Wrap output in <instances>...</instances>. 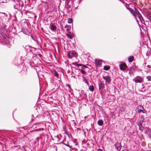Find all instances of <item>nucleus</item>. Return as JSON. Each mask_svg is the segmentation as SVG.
<instances>
[{"mask_svg": "<svg viewBox=\"0 0 151 151\" xmlns=\"http://www.w3.org/2000/svg\"><path fill=\"white\" fill-rule=\"evenodd\" d=\"M65 28H67V26H65Z\"/></svg>", "mask_w": 151, "mask_h": 151, "instance_id": "obj_37", "label": "nucleus"}, {"mask_svg": "<svg viewBox=\"0 0 151 151\" xmlns=\"http://www.w3.org/2000/svg\"><path fill=\"white\" fill-rule=\"evenodd\" d=\"M37 130V129H35V130H34V131H35V130Z\"/></svg>", "mask_w": 151, "mask_h": 151, "instance_id": "obj_40", "label": "nucleus"}, {"mask_svg": "<svg viewBox=\"0 0 151 151\" xmlns=\"http://www.w3.org/2000/svg\"><path fill=\"white\" fill-rule=\"evenodd\" d=\"M129 9L132 15L135 17V16L137 14V12L135 10H134L131 8H129Z\"/></svg>", "mask_w": 151, "mask_h": 151, "instance_id": "obj_11", "label": "nucleus"}, {"mask_svg": "<svg viewBox=\"0 0 151 151\" xmlns=\"http://www.w3.org/2000/svg\"><path fill=\"white\" fill-rule=\"evenodd\" d=\"M33 132V131H30V132Z\"/></svg>", "mask_w": 151, "mask_h": 151, "instance_id": "obj_38", "label": "nucleus"}, {"mask_svg": "<svg viewBox=\"0 0 151 151\" xmlns=\"http://www.w3.org/2000/svg\"><path fill=\"white\" fill-rule=\"evenodd\" d=\"M147 79L148 81H150L151 80V76H147Z\"/></svg>", "mask_w": 151, "mask_h": 151, "instance_id": "obj_28", "label": "nucleus"}, {"mask_svg": "<svg viewBox=\"0 0 151 151\" xmlns=\"http://www.w3.org/2000/svg\"><path fill=\"white\" fill-rule=\"evenodd\" d=\"M80 69L76 68L75 67H73L72 69V72L73 74L77 76H78L80 73Z\"/></svg>", "mask_w": 151, "mask_h": 151, "instance_id": "obj_6", "label": "nucleus"}, {"mask_svg": "<svg viewBox=\"0 0 151 151\" xmlns=\"http://www.w3.org/2000/svg\"><path fill=\"white\" fill-rule=\"evenodd\" d=\"M67 57L69 58H71L74 57H76L77 56L76 53L73 51H70L67 53Z\"/></svg>", "mask_w": 151, "mask_h": 151, "instance_id": "obj_2", "label": "nucleus"}, {"mask_svg": "<svg viewBox=\"0 0 151 151\" xmlns=\"http://www.w3.org/2000/svg\"><path fill=\"white\" fill-rule=\"evenodd\" d=\"M103 78L105 81L106 83H110L111 81L110 77L108 75H105L103 76Z\"/></svg>", "mask_w": 151, "mask_h": 151, "instance_id": "obj_3", "label": "nucleus"}, {"mask_svg": "<svg viewBox=\"0 0 151 151\" xmlns=\"http://www.w3.org/2000/svg\"><path fill=\"white\" fill-rule=\"evenodd\" d=\"M98 151H103L102 150H101V149H99L98 150Z\"/></svg>", "mask_w": 151, "mask_h": 151, "instance_id": "obj_32", "label": "nucleus"}, {"mask_svg": "<svg viewBox=\"0 0 151 151\" xmlns=\"http://www.w3.org/2000/svg\"><path fill=\"white\" fill-rule=\"evenodd\" d=\"M82 78H84V81H85V83H87L88 85V81H87V80H86L85 78L83 76H82Z\"/></svg>", "mask_w": 151, "mask_h": 151, "instance_id": "obj_26", "label": "nucleus"}, {"mask_svg": "<svg viewBox=\"0 0 151 151\" xmlns=\"http://www.w3.org/2000/svg\"><path fill=\"white\" fill-rule=\"evenodd\" d=\"M134 9L135 10L136 12H137V14L139 18L140 19H141V18H142V16L141 14H140V13L139 12L136 8H134Z\"/></svg>", "mask_w": 151, "mask_h": 151, "instance_id": "obj_15", "label": "nucleus"}, {"mask_svg": "<svg viewBox=\"0 0 151 151\" xmlns=\"http://www.w3.org/2000/svg\"><path fill=\"white\" fill-rule=\"evenodd\" d=\"M74 126H76V123L75 122H74L73 123V124Z\"/></svg>", "mask_w": 151, "mask_h": 151, "instance_id": "obj_33", "label": "nucleus"}, {"mask_svg": "<svg viewBox=\"0 0 151 151\" xmlns=\"http://www.w3.org/2000/svg\"><path fill=\"white\" fill-rule=\"evenodd\" d=\"M73 20L72 19L69 18L68 19V22L69 24H71Z\"/></svg>", "mask_w": 151, "mask_h": 151, "instance_id": "obj_23", "label": "nucleus"}, {"mask_svg": "<svg viewBox=\"0 0 151 151\" xmlns=\"http://www.w3.org/2000/svg\"><path fill=\"white\" fill-rule=\"evenodd\" d=\"M115 147L118 151H120L121 147V143H116L115 144Z\"/></svg>", "mask_w": 151, "mask_h": 151, "instance_id": "obj_10", "label": "nucleus"}, {"mask_svg": "<svg viewBox=\"0 0 151 151\" xmlns=\"http://www.w3.org/2000/svg\"><path fill=\"white\" fill-rule=\"evenodd\" d=\"M122 151H128L127 150L125 149V150H122Z\"/></svg>", "mask_w": 151, "mask_h": 151, "instance_id": "obj_35", "label": "nucleus"}, {"mask_svg": "<svg viewBox=\"0 0 151 151\" xmlns=\"http://www.w3.org/2000/svg\"><path fill=\"white\" fill-rule=\"evenodd\" d=\"M66 86H68V87H69L70 86V85L68 84H67Z\"/></svg>", "mask_w": 151, "mask_h": 151, "instance_id": "obj_36", "label": "nucleus"}, {"mask_svg": "<svg viewBox=\"0 0 151 151\" xmlns=\"http://www.w3.org/2000/svg\"><path fill=\"white\" fill-rule=\"evenodd\" d=\"M52 139L54 141V143L56 144H58L60 142V139L58 135L55 136L52 138Z\"/></svg>", "mask_w": 151, "mask_h": 151, "instance_id": "obj_7", "label": "nucleus"}, {"mask_svg": "<svg viewBox=\"0 0 151 151\" xmlns=\"http://www.w3.org/2000/svg\"><path fill=\"white\" fill-rule=\"evenodd\" d=\"M120 110L122 112H123L125 110V108L124 107H122L120 109Z\"/></svg>", "mask_w": 151, "mask_h": 151, "instance_id": "obj_25", "label": "nucleus"}, {"mask_svg": "<svg viewBox=\"0 0 151 151\" xmlns=\"http://www.w3.org/2000/svg\"><path fill=\"white\" fill-rule=\"evenodd\" d=\"M54 76L57 77V78H59V74L56 71H55L54 72Z\"/></svg>", "mask_w": 151, "mask_h": 151, "instance_id": "obj_21", "label": "nucleus"}, {"mask_svg": "<svg viewBox=\"0 0 151 151\" xmlns=\"http://www.w3.org/2000/svg\"><path fill=\"white\" fill-rule=\"evenodd\" d=\"M83 69H80V72L81 73L85 75L86 74V72L83 70Z\"/></svg>", "mask_w": 151, "mask_h": 151, "instance_id": "obj_22", "label": "nucleus"}, {"mask_svg": "<svg viewBox=\"0 0 151 151\" xmlns=\"http://www.w3.org/2000/svg\"><path fill=\"white\" fill-rule=\"evenodd\" d=\"M147 67L148 68H150V65H148L147 66Z\"/></svg>", "mask_w": 151, "mask_h": 151, "instance_id": "obj_34", "label": "nucleus"}, {"mask_svg": "<svg viewBox=\"0 0 151 151\" xmlns=\"http://www.w3.org/2000/svg\"><path fill=\"white\" fill-rule=\"evenodd\" d=\"M23 6V2L21 1H17L16 3V5L14 6V8L15 9H17L18 10H20L22 9V8Z\"/></svg>", "mask_w": 151, "mask_h": 151, "instance_id": "obj_1", "label": "nucleus"}, {"mask_svg": "<svg viewBox=\"0 0 151 151\" xmlns=\"http://www.w3.org/2000/svg\"><path fill=\"white\" fill-rule=\"evenodd\" d=\"M138 125L139 126V129L140 130L142 131L143 130L142 128V124L140 122L138 123Z\"/></svg>", "mask_w": 151, "mask_h": 151, "instance_id": "obj_18", "label": "nucleus"}, {"mask_svg": "<svg viewBox=\"0 0 151 151\" xmlns=\"http://www.w3.org/2000/svg\"><path fill=\"white\" fill-rule=\"evenodd\" d=\"M133 80L136 83H140L142 81L143 79L141 76H138L133 79Z\"/></svg>", "mask_w": 151, "mask_h": 151, "instance_id": "obj_5", "label": "nucleus"}, {"mask_svg": "<svg viewBox=\"0 0 151 151\" xmlns=\"http://www.w3.org/2000/svg\"><path fill=\"white\" fill-rule=\"evenodd\" d=\"M61 28H62V29H63V27H61Z\"/></svg>", "mask_w": 151, "mask_h": 151, "instance_id": "obj_41", "label": "nucleus"}, {"mask_svg": "<svg viewBox=\"0 0 151 151\" xmlns=\"http://www.w3.org/2000/svg\"><path fill=\"white\" fill-rule=\"evenodd\" d=\"M134 58L133 56H131L128 58V61L129 62H132Z\"/></svg>", "mask_w": 151, "mask_h": 151, "instance_id": "obj_16", "label": "nucleus"}, {"mask_svg": "<svg viewBox=\"0 0 151 151\" xmlns=\"http://www.w3.org/2000/svg\"><path fill=\"white\" fill-rule=\"evenodd\" d=\"M39 124V123H35L34 124H33V125H32V127H33L36 128V127H37L36 126L37 124Z\"/></svg>", "mask_w": 151, "mask_h": 151, "instance_id": "obj_27", "label": "nucleus"}, {"mask_svg": "<svg viewBox=\"0 0 151 151\" xmlns=\"http://www.w3.org/2000/svg\"><path fill=\"white\" fill-rule=\"evenodd\" d=\"M104 122L102 120H99L98 122V124L99 125L101 126L103 124Z\"/></svg>", "mask_w": 151, "mask_h": 151, "instance_id": "obj_17", "label": "nucleus"}, {"mask_svg": "<svg viewBox=\"0 0 151 151\" xmlns=\"http://www.w3.org/2000/svg\"><path fill=\"white\" fill-rule=\"evenodd\" d=\"M89 90L90 91H93L94 90V87L93 86H90L89 88Z\"/></svg>", "mask_w": 151, "mask_h": 151, "instance_id": "obj_19", "label": "nucleus"}, {"mask_svg": "<svg viewBox=\"0 0 151 151\" xmlns=\"http://www.w3.org/2000/svg\"><path fill=\"white\" fill-rule=\"evenodd\" d=\"M68 29L67 28V31H68Z\"/></svg>", "mask_w": 151, "mask_h": 151, "instance_id": "obj_39", "label": "nucleus"}, {"mask_svg": "<svg viewBox=\"0 0 151 151\" xmlns=\"http://www.w3.org/2000/svg\"><path fill=\"white\" fill-rule=\"evenodd\" d=\"M39 138H40V137H37L36 139V140L37 141H39Z\"/></svg>", "mask_w": 151, "mask_h": 151, "instance_id": "obj_30", "label": "nucleus"}, {"mask_svg": "<svg viewBox=\"0 0 151 151\" xmlns=\"http://www.w3.org/2000/svg\"><path fill=\"white\" fill-rule=\"evenodd\" d=\"M99 89H100L101 88H105V85L102 82H100L99 83Z\"/></svg>", "mask_w": 151, "mask_h": 151, "instance_id": "obj_13", "label": "nucleus"}, {"mask_svg": "<svg viewBox=\"0 0 151 151\" xmlns=\"http://www.w3.org/2000/svg\"><path fill=\"white\" fill-rule=\"evenodd\" d=\"M66 35H67V37L69 38H70V39H72V36L71 35H70V34H66Z\"/></svg>", "mask_w": 151, "mask_h": 151, "instance_id": "obj_24", "label": "nucleus"}, {"mask_svg": "<svg viewBox=\"0 0 151 151\" xmlns=\"http://www.w3.org/2000/svg\"><path fill=\"white\" fill-rule=\"evenodd\" d=\"M129 73L131 76H132V75H133V73L130 70L129 71Z\"/></svg>", "mask_w": 151, "mask_h": 151, "instance_id": "obj_29", "label": "nucleus"}, {"mask_svg": "<svg viewBox=\"0 0 151 151\" xmlns=\"http://www.w3.org/2000/svg\"><path fill=\"white\" fill-rule=\"evenodd\" d=\"M110 69V67L109 66H105L104 67V69L106 70H107Z\"/></svg>", "mask_w": 151, "mask_h": 151, "instance_id": "obj_20", "label": "nucleus"}, {"mask_svg": "<svg viewBox=\"0 0 151 151\" xmlns=\"http://www.w3.org/2000/svg\"><path fill=\"white\" fill-rule=\"evenodd\" d=\"M72 64L77 66V67H79V66H81V68L82 69H84L85 68H88L87 67L85 66V65H82V64H78L76 62H75L74 63H72Z\"/></svg>", "mask_w": 151, "mask_h": 151, "instance_id": "obj_9", "label": "nucleus"}, {"mask_svg": "<svg viewBox=\"0 0 151 151\" xmlns=\"http://www.w3.org/2000/svg\"><path fill=\"white\" fill-rule=\"evenodd\" d=\"M149 137L150 139L151 140V133L149 135Z\"/></svg>", "mask_w": 151, "mask_h": 151, "instance_id": "obj_31", "label": "nucleus"}, {"mask_svg": "<svg viewBox=\"0 0 151 151\" xmlns=\"http://www.w3.org/2000/svg\"><path fill=\"white\" fill-rule=\"evenodd\" d=\"M50 29L52 31H54L56 29V27L53 24H52L50 25Z\"/></svg>", "mask_w": 151, "mask_h": 151, "instance_id": "obj_12", "label": "nucleus"}, {"mask_svg": "<svg viewBox=\"0 0 151 151\" xmlns=\"http://www.w3.org/2000/svg\"><path fill=\"white\" fill-rule=\"evenodd\" d=\"M102 61L101 60H95V63L98 65H101V64Z\"/></svg>", "mask_w": 151, "mask_h": 151, "instance_id": "obj_14", "label": "nucleus"}, {"mask_svg": "<svg viewBox=\"0 0 151 151\" xmlns=\"http://www.w3.org/2000/svg\"><path fill=\"white\" fill-rule=\"evenodd\" d=\"M119 67L120 69L124 71L127 68V66L126 64L124 63L120 64L119 65Z\"/></svg>", "mask_w": 151, "mask_h": 151, "instance_id": "obj_8", "label": "nucleus"}, {"mask_svg": "<svg viewBox=\"0 0 151 151\" xmlns=\"http://www.w3.org/2000/svg\"><path fill=\"white\" fill-rule=\"evenodd\" d=\"M137 109L138 110V111L139 112H142L144 113H147V111L145 110L143 107L141 105H139L137 106Z\"/></svg>", "mask_w": 151, "mask_h": 151, "instance_id": "obj_4", "label": "nucleus"}]
</instances>
